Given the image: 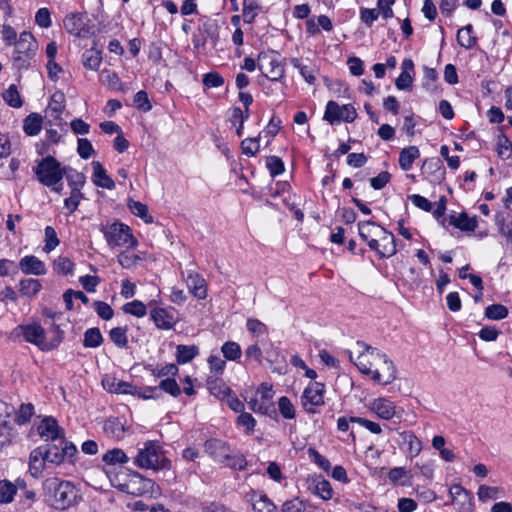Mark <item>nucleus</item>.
<instances>
[{"label":"nucleus","mask_w":512,"mask_h":512,"mask_svg":"<svg viewBox=\"0 0 512 512\" xmlns=\"http://www.w3.org/2000/svg\"><path fill=\"white\" fill-rule=\"evenodd\" d=\"M128 208L131 211L132 214H134L137 217H140L143 219L146 223H152L153 218L148 213V208L145 204H143L140 201H135L132 199L128 200Z\"/></svg>","instance_id":"47"},{"label":"nucleus","mask_w":512,"mask_h":512,"mask_svg":"<svg viewBox=\"0 0 512 512\" xmlns=\"http://www.w3.org/2000/svg\"><path fill=\"white\" fill-rule=\"evenodd\" d=\"M46 451L44 446H39L33 449L29 456V471L35 478L39 477L45 469V463L48 462L46 458Z\"/></svg>","instance_id":"24"},{"label":"nucleus","mask_w":512,"mask_h":512,"mask_svg":"<svg viewBox=\"0 0 512 512\" xmlns=\"http://www.w3.org/2000/svg\"><path fill=\"white\" fill-rule=\"evenodd\" d=\"M63 24L68 33L78 36L83 29V17L81 14H69L65 17Z\"/></svg>","instance_id":"36"},{"label":"nucleus","mask_w":512,"mask_h":512,"mask_svg":"<svg viewBox=\"0 0 512 512\" xmlns=\"http://www.w3.org/2000/svg\"><path fill=\"white\" fill-rule=\"evenodd\" d=\"M153 481L144 478L140 473L133 472L128 475V479L118 485L121 491L131 495L141 496L151 492L153 488Z\"/></svg>","instance_id":"12"},{"label":"nucleus","mask_w":512,"mask_h":512,"mask_svg":"<svg viewBox=\"0 0 512 512\" xmlns=\"http://www.w3.org/2000/svg\"><path fill=\"white\" fill-rule=\"evenodd\" d=\"M357 117L356 109L351 104L340 106L337 102L330 100L326 105L323 119L331 125L344 121L352 123Z\"/></svg>","instance_id":"9"},{"label":"nucleus","mask_w":512,"mask_h":512,"mask_svg":"<svg viewBox=\"0 0 512 512\" xmlns=\"http://www.w3.org/2000/svg\"><path fill=\"white\" fill-rule=\"evenodd\" d=\"M53 268L59 274L69 275L73 273L74 263L68 257L59 256L54 260Z\"/></svg>","instance_id":"53"},{"label":"nucleus","mask_w":512,"mask_h":512,"mask_svg":"<svg viewBox=\"0 0 512 512\" xmlns=\"http://www.w3.org/2000/svg\"><path fill=\"white\" fill-rule=\"evenodd\" d=\"M236 423L239 427L244 428V431L247 435H251L254 432L256 420L250 413L242 412L237 417Z\"/></svg>","instance_id":"57"},{"label":"nucleus","mask_w":512,"mask_h":512,"mask_svg":"<svg viewBox=\"0 0 512 512\" xmlns=\"http://www.w3.org/2000/svg\"><path fill=\"white\" fill-rule=\"evenodd\" d=\"M34 415V406L31 403L21 404L15 416V422L19 425L28 423Z\"/></svg>","instance_id":"55"},{"label":"nucleus","mask_w":512,"mask_h":512,"mask_svg":"<svg viewBox=\"0 0 512 512\" xmlns=\"http://www.w3.org/2000/svg\"><path fill=\"white\" fill-rule=\"evenodd\" d=\"M5 103L13 108H20L23 105L18 88L15 84H11L2 94Z\"/></svg>","instance_id":"45"},{"label":"nucleus","mask_w":512,"mask_h":512,"mask_svg":"<svg viewBox=\"0 0 512 512\" xmlns=\"http://www.w3.org/2000/svg\"><path fill=\"white\" fill-rule=\"evenodd\" d=\"M422 172L427 175L430 182L440 183L445 178V168L438 158L426 159L422 165Z\"/></svg>","instance_id":"23"},{"label":"nucleus","mask_w":512,"mask_h":512,"mask_svg":"<svg viewBox=\"0 0 512 512\" xmlns=\"http://www.w3.org/2000/svg\"><path fill=\"white\" fill-rule=\"evenodd\" d=\"M221 352L224 358L229 361H238L242 355L240 345L234 341L225 342L221 347Z\"/></svg>","instance_id":"48"},{"label":"nucleus","mask_w":512,"mask_h":512,"mask_svg":"<svg viewBox=\"0 0 512 512\" xmlns=\"http://www.w3.org/2000/svg\"><path fill=\"white\" fill-rule=\"evenodd\" d=\"M159 391L162 390L173 397H178L181 394V389L174 378H167L160 382Z\"/></svg>","instance_id":"63"},{"label":"nucleus","mask_w":512,"mask_h":512,"mask_svg":"<svg viewBox=\"0 0 512 512\" xmlns=\"http://www.w3.org/2000/svg\"><path fill=\"white\" fill-rule=\"evenodd\" d=\"M472 25L468 24L457 32V42L460 46L469 49L476 43V38L472 36Z\"/></svg>","instance_id":"44"},{"label":"nucleus","mask_w":512,"mask_h":512,"mask_svg":"<svg viewBox=\"0 0 512 512\" xmlns=\"http://www.w3.org/2000/svg\"><path fill=\"white\" fill-rule=\"evenodd\" d=\"M93 167V183L101 188L112 190L115 188V183L110 176L107 175L106 170L99 161L92 162Z\"/></svg>","instance_id":"26"},{"label":"nucleus","mask_w":512,"mask_h":512,"mask_svg":"<svg viewBox=\"0 0 512 512\" xmlns=\"http://www.w3.org/2000/svg\"><path fill=\"white\" fill-rule=\"evenodd\" d=\"M38 435L45 441L56 442L65 439L64 430L52 416L44 417L37 426Z\"/></svg>","instance_id":"15"},{"label":"nucleus","mask_w":512,"mask_h":512,"mask_svg":"<svg viewBox=\"0 0 512 512\" xmlns=\"http://www.w3.org/2000/svg\"><path fill=\"white\" fill-rule=\"evenodd\" d=\"M16 330L21 331L26 342L38 346L43 351L56 348L62 340V338L58 336L55 342L45 343V330L38 323L19 325Z\"/></svg>","instance_id":"8"},{"label":"nucleus","mask_w":512,"mask_h":512,"mask_svg":"<svg viewBox=\"0 0 512 512\" xmlns=\"http://www.w3.org/2000/svg\"><path fill=\"white\" fill-rule=\"evenodd\" d=\"M122 310L126 314H131L138 318L144 317L147 314V306L140 300H133L124 304Z\"/></svg>","instance_id":"51"},{"label":"nucleus","mask_w":512,"mask_h":512,"mask_svg":"<svg viewBox=\"0 0 512 512\" xmlns=\"http://www.w3.org/2000/svg\"><path fill=\"white\" fill-rule=\"evenodd\" d=\"M43 446L44 451L47 452L46 458L48 462L55 465H60L65 461L73 463L74 457L78 453L76 446L72 442L67 441L66 438Z\"/></svg>","instance_id":"6"},{"label":"nucleus","mask_w":512,"mask_h":512,"mask_svg":"<svg viewBox=\"0 0 512 512\" xmlns=\"http://www.w3.org/2000/svg\"><path fill=\"white\" fill-rule=\"evenodd\" d=\"M100 231L103 233L107 244L110 247L124 246L136 247L137 239L133 236L131 228L121 222L114 221L109 224H101Z\"/></svg>","instance_id":"4"},{"label":"nucleus","mask_w":512,"mask_h":512,"mask_svg":"<svg viewBox=\"0 0 512 512\" xmlns=\"http://www.w3.org/2000/svg\"><path fill=\"white\" fill-rule=\"evenodd\" d=\"M102 461L107 465L126 464L129 457L120 448H113L102 456Z\"/></svg>","instance_id":"39"},{"label":"nucleus","mask_w":512,"mask_h":512,"mask_svg":"<svg viewBox=\"0 0 512 512\" xmlns=\"http://www.w3.org/2000/svg\"><path fill=\"white\" fill-rule=\"evenodd\" d=\"M400 439L402 444L407 445V449L411 455L417 456L421 452L422 443L413 432H401Z\"/></svg>","instance_id":"35"},{"label":"nucleus","mask_w":512,"mask_h":512,"mask_svg":"<svg viewBox=\"0 0 512 512\" xmlns=\"http://www.w3.org/2000/svg\"><path fill=\"white\" fill-rule=\"evenodd\" d=\"M205 452L214 460L223 463L231 453L230 446L219 439H209L204 444Z\"/></svg>","instance_id":"22"},{"label":"nucleus","mask_w":512,"mask_h":512,"mask_svg":"<svg viewBox=\"0 0 512 512\" xmlns=\"http://www.w3.org/2000/svg\"><path fill=\"white\" fill-rule=\"evenodd\" d=\"M369 409L383 420H391L395 416L400 417L395 404L387 398L374 399L370 403Z\"/></svg>","instance_id":"19"},{"label":"nucleus","mask_w":512,"mask_h":512,"mask_svg":"<svg viewBox=\"0 0 512 512\" xmlns=\"http://www.w3.org/2000/svg\"><path fill=\"white\" fill-rule=\"evenodd\" d=\"M308 456L310 460L315 463L319 468L324 470L325 472H329L331 468L330 461L323 455H321L316 449L309 448Z\"/></svg>","instance_id":"59"},{"label":"nucleus","mask_w":512,"mask_h":512,"mask_svg":"<svg viewBox=\"0 0 512 512\" xmlns=\"http://www.w3.org/2000/svg\"><path fill=\"white\" fill-rule=\"evenodd\" d=\"M501 493V488L487 485H480L478 488V498L481 502H486L489 499H497Z\"/></svg>","instance_id":"56"},{"label":"nucleus","mask_w":512,"mask_h":512,"mask_svg":"<svg viewBox=\"0 0 512 512\" xmlns=\"http://www.w3.org/2000/svg\"><path fill=\"white\" fill-rule=\"evenodd\" d=\"M16 495V486L11 481L0 480V503L9 504L14 500Z\"/></svg>","instance_id":"43"},{"label":"nucleus","mask_w":512,"mask_h":512,"mask_svg":"<svg viewBox=\"0 0 512 512\" xmlns=\"http://www.w3.org/2000/svg\"><path fill=\"white\" fill-rule=\"evenodd\" d=\"M41 283L37 279L27 278L22 279L19 283V291L22 295L27 297H34L41 290Z\"/></svg>","instance_id":"40"},{"label":"nucleus","mask_w":512,"mask_h":512,"mask_svg":"<svg viewBox=\"0 0 512 512\" xmlns=\"http://www.w3.org/2000/svg\"><path fill=\"white\" fill-rule=\"evenodd\" d=\"M155 300L148 303L150 308V318L154 322L155 326L161 330H170L176 324V318L174 315L173 308H163L154 306Z\"/></svg>","instance_id":"13"},{"label":"nucleus","mask_w":512,"mask_h":512,"mask_svg":"<svg viewBox=\"0 0 512 512\" xmlns=\"http://www.w3.org/2000/svg\"><path fill=\"white\" fill-rule=\"evenodd\" d=\"M420 157V150L417 146L403 148L399 154V166L404 171H409L416 159Z\"/></svg>","instance_id":"29"},{"label":"nucleus","mask_w":512,"mask_h":512,"mask_svg":"<svg viewBox=\"0 0 512 512\" xmlns=\"http://www.w3.org/2000/svg\"><path fill=\"white\" fill-rule=\"evenodd\" d=\"M102 63V51L95 47L87 49L82 54V64L86 69L98 70Z\"/></svg>","instance_id":"31"},{"label":"nucleus","mask_w":512,"mask_h":512,"mask_svg":"<svg viewBox=\"0 0 512 512\" xmlns=\"http://www.w3.org/2000/svg\"><path fill=\"white\" fill-rule=\"evenodd\" d=\"M127 327H115L109 332L110 340L119 348H126L128 345Z\"/></svg>","instance_id":"49"},{"label":"nucleus","mask_w":512,"mask_h":512,"mask_svg":"<svg viewBox=\"0 0 512 512\" xmlns=\"http://www.w3.org/2000/svg\"><path fill=\"white\" fill-rule=\"evenodd\" d=\"M449 497L451 505L457 512H473L474 497L473 494L460 484H454L449 488Z\"/></svg>","instance_id":"11"},{"label":"nucleus","mask_w":512,"mask_h":512,"mask_svg":"<svg viewBox=\"0 0 512 512\" xmlns=\"http://www.w3.org/2000/svg\"><path fill=\"white\" fill-rule=\"evenodd\" d=\"M182 276L185 279L187 287L190 293L199 300H203L207 297V286L205 279L198 273L193 271H188L186 277L184 276V272H182Z\"/></svg>","instance_id":"20"},{"label":"nucleus","mask_w":512,"mask_h":512,"mask_svg":"<svg viewBox=\"0 0 512 512\" xmlns=\"http://www.w3.org/2000/svg\"><path fill=\"white\" fill-rule=\"evenodd\" d=\"M43 117L38 113H31L24 119L23 130L28 136H36L42 129Z\"/></svg>","instance_id":"33"},{"label":"nucleus","mask_w":512,"mask_h":512,"mask_svg":"<svg viewBox=\"0 0 512 512\" xmlns=\"http://www.w3.org/2000/svg\"><path fill=\"white\" fill-rule=\"evenodd\" d=\"M358 356L353 358V353L348 352L349 359L355 364L358 370L371 377L375 382L388 385L396 379V367L385 353L374 348L363 341H357Z\"/></svg>","instance_id":"1"},{"label":"nucleus","mask_w":512,"mask_h":512,"mask_svg":"<svg viewBox=\"0 0 512 512\" xmlns=\"http://www.w3.org/2000/svg\"><path fill=\"white\" fill-rule=\"evenodd\" d=\"M103 432L107 437L119 440L125 435V427L118 418H109L104 422Z\"/></svg>","instance_id":"30"},{"label":"nucleus","mask_w":512,"mask_h":512,"mask_svg":"<svg viewBox=\"0 0 512 512\" xmlns=\"http://www.w3.org/2000/svg\"><path fill=\"white\" fill-rule=\"evenodd\" d=\"M64 176L66 177V180L68 182V185L72 189H78V191H81L82 187L84 186L86 182V177L83 173L78 172L70 167H66V172L64 173Z\"/></svg>","instance_id":"42"},{"label":"nucleus","mask_w":512,"mask_h":512,"mask_svg":"<svg viewBox=\"0 0 512 512\" xmlns=\"http://www.w3.org/2000/svg\"><path fill=\"white\" fill-rule=\"evenodd\" d=\"M19 268L27 275L32 274L40 276L46 274V266L44 262L33 255L24 256L19 261Z\"/></svg>","instance_id":"25"},{"label":"nucleus","mask_w":512,"mask_h":512,"mask_svg":"<svg viewBox=\"0 0 512 512\" xmlns=\"http://www.w3.org/2000/svg\"><path fill=\"white\" fill-rule=\"evenodd\" d=\"M497 153H498L499 157H501L503 159L510 158V156L512 154V142L504 134H501L498 137Z\"/></svg>","instance_id":"58"},{"label":"nucleus","mask_w":512,"mask_h":512,"mask_svg":"<svg viewBox=\"0 0 512 512\" xmlns=\"http://www.w3.org/2000/svg\"><path fill=\"white\" fill-rule=\"evenodd\" d=\"M261 9L259 0H243L242 17L245 23L251 24Z\"/></svg>","instance_id":"37"},{"label":"nucleus","mask_w":512,"mask_h":512,"mask_svg":"<svg viewBox=\"0 0 512 512\" xmlns=\"http://www.w3.org/2000/svg\"><path fill=\"white\" fill-rule=\"evenodd\" d=\"M266 167L272 177L282 174L285 170L282 159L277 156H269L266 160Z\"/></svg>","instance_id":"60"},{"label":"nucleus","mask_w":512,"mask_h":512,"mask_svg":"<svg viewBox=\"0 0 512 512\" xmlns=\"http://www.w3.org/2000/svg\"><path fill=\"white\" fill-rule=\"evenodd\" d=\"M402 72L397 77L395 85L399 90H408L413 83L411 72L414 71V62L411 59H405L401 65Z\"/></svg>","instance_id":"27"},{"label":"nucleus","mask_w":512,"mask_h":512,"mask_svg":"<svg viewBox=\"0 0 512 512\" xmlns=\"http://www.w3.org/2000/svg\"><path fill=\"white\" fill-rule=\"evenodd\" d=\"M199 354L196 345H178L176 347V361L178 364H185L192 361Z\"/></svg>","instance_id":"34"},{"label":"nucleus","mask_w":512,"mask_h":512,"mask_svg":"<svg viewBox=\"0 0 512 512\" xmlns=\"http://www.w3.org/2000/svg\"><path fill=\"white\" fill-rule=\"evenodd\" d=\"M314 494L323 500H330L333 497V489L328 480L322 479L315 483L313 488Z\"/></svg>","instance_id":"52"},{"label":"nucleus","mask_w":512,"mask_h":512,"mask_svg":"<svg viewBox=\"0 0 512 512\" xmlns=\"http://www.w3.org/2000/svg\"><path fill=\"white\" fill-rule=\"evenodd\" d=\"M325 386L320 382H311L304 390L302 404L308 413H315L314 406L324 404Z\"/></svg>","instance_id":"14"},{"label":"nucleus","mask_w":512,"mask_h":512,"mask_svg":"<svg viewBox=\"0 0 512 512\" xmlns=\"http://www.w3.org/2000/svg\"><path fill=\"white\" fill-rule=\"evenodd\" d=\"M226 466L235 469V470H243L246 466V460L244 456L240 453H229V456L223 462Z\"/></svg>","instance_id":"61"},{"label":"nucleus","mask_w":512,"mask_h":512,"mask_svg":"<svg viewBox=\"0 0 512 512\" xmlns=\"http://www.w3.org/2000/svg\"><path fill=\"white\" fill-rule=\"evenodd\" d=\"M257 67L271 81H278L284 76L283 59L278 53H260Z\"/></svg>","instance_id":"7"},{"label":"nucleus","mask_w":512,"mask_h":512,"mask_svg":"<svg viewBox=\"0 0 512 512\" xmlns=\"http://www.w3.org/2000/svg\"><path fill=\"white\" fill-rule=\"evenodd\" d=\"M267 346L269 347H273V343L269 340H257L254 344H251L249 345L246 349H245V360L248 362V361H251V360H254L256 361L258 364H262L263 362V354L265 353L266 354V359L269 361V362H273L274 359V355L273 353L267 348Z\"/></svg>","instance_id":"16"},{"label":"nucleus","mask_w":512,"mask_h":512,"mask_svg":"<svg viewBox=\"0 0 512 512\" xmlns=\"http://www.w3.org/2000/svg\"><path fill=\"white\" fill-rule=\"evenodd\" d=\"M450 224L462 231H474L477 227L476 218H469L466 214L460 216H451L449 220Z\"/></svg>","instance_id":"38"},{"label":"nucleus","mask_w":512,"mask_h":512,"mask_svg":"<svg viewBox=\"0 0 512 512\" xmlns=\"http://www.w3.org/2000/svg\"><path fill=\"white\" fill-rule=\"evenodd\" d=\"M508 315V309L501 304H492L486 307L485 316L492 320H502Z\"/></svg>","instance_id":"54"},{"label":"nucleus","mask_w":512,"mask_h":512,"mask_svg":"<svg viewBox=\"0 0 512 512\" xmlns=\"http://www.w3.org/2000/svg\"><path fill=\"white\" fill-rule=\"evenodd\" d=\"M245 500L254 512H276V505L262 492L251 489L245 494Z\"/></svg>","instance_id":"17"},{"label":"nucleus","mask_w":512,"mask_h":512,"mask_svg":"<svg viewBox=\"0 0 512 512\" xmlns=\"http://www.w3.org/2000/svg\"><path fill=\"white\" fill-rule=\"evenodd\" d=\"M45 488L51 495V506L57 510H66L81 499L78 489L71 481L51 478L45 482Z\"/></svg>","instance_id":"2"},{"label":"nucleus","mask_w":512,"mask_h":512,"mask_svg":"<svg viewBox=\"0 0 512 512\" xmlns=\"http://www.w3.org/2000/svg\"><path fill=\"white\" fill-rule=\"evenodd\" d=\"M37 46V42L30 32H22L15 42L14 61L21 63L20 67L24 66L35 55Z\"/></svg>","instance_id":"10"},{"label":"nucleus","mask_w":512,"mask_h":512,"mask_svg":"<svg viewBox=\"0 0 512 512\" xmlns=\"http://www.w3.org/2000/svg\"><path fill=\"white\" fill-rule=\"evenodd\" d=\"M103 342L100 329L97 327L89 328L84 333L83 345L87 348L99 347Z\"/></svg>","instance_id":"46"},{"label":"nucleus","mask_w":512,"mask_h":512,"mask_svg":"<svg viewBox=\"0 0 512 512\" xmlns=\"http://www.w3.org/2000/svg\"><path fill=\"white\" fill-rule=\"evenodd\" d=\"M377 250H374L380 258H389L396 254V243L394 235L387 231L385 228L382 229L377 239Z\"/></svg>","instance_id":"21"},{"label":"nucleus","mask_w":512,"mask_h":512,"mask_svg":"<svg viewBox=\"0 0 512 512\" xmlns=\"http://www.w3.org/2000/svg\"><path fill=\"white\" fill-rule=\"evenodd\" d=\"M15 432L12 425L7 421L0 422V452L12 444Z\"/></svg>","instance_id":"41"},{"label":"nucleus","mask_w":512,"mask_h":512,"mask_svg":"<svg viewBox=\"0 0 512 512\" xmlns=\"http://www.w3.org/2000/svg\"><path fill=\"white\" fill-rule=\"evenodd\" d=\"M281 512H306V503L299 498L287 500L283 503Z\"/></svg>","instance_id":"64"},{"label":"nucleus","mask_w":512,"mask_h":512,"mask_svg":"<svg viewBox=\"0 0 512 512\" xmlns=\"http://www.w3.org/2000/svg\"><path fill=\"white\" fill-rule=\"evenodd\" d=\"M100 78L102 83L112 91H120L123 93L128 91L127 85L121 81L118 74L114 71L105 69L101 72Z\"/></svg>","instance_id":"28"},{"label":"nucleus","mask_w":512,"mask_h":512,"mask_svg":"<svg viewBox=\"0 0 512 512\" xmlns=\"http://www.w3.org/2000/svg\"><path fill=\"white\" fill-rule=\"evenodd\" d=\"M292 64L295 68L299 69L300 74L309 84H314L316 80V69L312 65H305L299 59H292Z\"/></svg>","instance_id":"50"},{"label":"nucleus","mask_w":512,"mask_h":512,"mask_svg":"<svg viewBox=\"0 0 512 512\" xmlns=\"http://www.w3.org/2000/svg\"><path fill=\"white\" fill-rule=\"evenodd\" d=\"M134 464L138 468L154 471L169 470L172 467L162 447L155 441H147L142 448L138 449Z\"/></svg>","instance_id":"3"},{"label":"nucleus","mask_w":512,"mask_h":512,"mask_svg":"<svg viewBox=\"0 0 512 512\" xmlns=\"http://www.w3.org/2000/svg\"><path fill=\"white\" fill-rule=\"evenodd\" d=\"M133 102H134L135 107L142 112H148L152 109V105L148 98V94L144 90L138 91L134 95Z\"/></svg>","instance_id":"62"},{"label":"nucleus","mask_w":512,"mask_h":512,"mask_svg":"<svg viewBox=\"0 0 512 512\" xmlns=\"http://www.w3.org/2000/svg\"><path fill=\"white\" fill-rule=\"evenodd\" d=\"M383 227L373 221H361L358 223V232L361 239L366 242L371 250H377V237L382 234Z\"/></svg>","instance_id":"18"},{"label":"nucleus","mask_w":512,"mask_h":512,"mask_svg":"<svg viewBox=\"0 0 512 512\" xmlns=\"http://www.w3.org/2000/svg\"><path fill=\"white\" fill-rule=\"evenodd\" d=\"M206 385L210 393L217 398H224L230 391L222 378L216 375L208 376Z\"/></svg>","instance_id":"32"},{"label":"nucleus","mask_w":512,"mask_h":512,"mask_svg":"<svg viewBox=\"0 0 512 512\" xmlns=\"http://www.w3.org/2000/svg\"><path fill=\"white\" fill-rule=\"evenodd\" d=\"M33 170L41 184L52 186L62 181L66 167H62L59 161L49 155L42 158Z\"/></svg>","instance_id":"5"}]
</instances>
